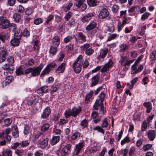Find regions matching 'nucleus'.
I'll return each instance as SVG.
<instances>
[{"instance_id": "4c0bfd02", "label": "nucleus", "mask_w": 156, "mask_h": 156, "mask_svg": "<svg viewBox=\"0 0 156 156\" xmlns=\"http://www.w3.org/2000/svg\"><path fill=\"white\" fill-rule=\"evenodd\" d=\"M150 15L151 14L149 12H145L142 15L140 18L141 20L143 21H144L147 19Z\"/></svg>"}, {"instance_id": "6e6d98bb", "label": "nucleus", "mask_w": 156, "mask_h": 156, "mask_svg": "<svg viewBox=\"0 0 156 156\" xmlns=\"http://www.w3.org/2000/svg\"><path fill=\"white\" fill-rule=\"evenodd\" d=\"M30 132V129L29 126L26 125L24 126L23 133L25 135H27Z\"/></svg>"}, {"instance_id": "7c9ffc66", "label": "nucleus", "mask_w": 156, "mask_h": 156, "mask_svg": "<svg viewBox=\"0 0 156 156\" xmlns=\"http://www.w3.org/2000/svg\"><path fill=\"white\" fill-rule=\"evenodd\" d=\"M128 151V149L125 148L122 149L117 151V153L120 155H122V156H127V153Z\"/></svg>"}, {"instance_id": "2eb2a0df", "label": "nucleus", "mask_w": 156, "mask_h": 156, "mask_svg": "<svg viewBox=\"0 0 156 156\" xmlns=\"http://www.w3.org/2000/svg\"><path fill=\"white\" fill-rule=\"evenodd\" d=\"M77 35L79 40H80L83 42H85L86 41V37L82 32H78Z\"/></svg>"}, {"instance_id": "bb28decb", "label": "nucleus", "mask_w": 156, "mask_h": 156, "mask_svg": "<svg viewBox=\"0 0 156 156\" xmlns=\"http://www.w3.org/2000/svg\"><path fill=\"white\" fill-rule=\"evenodd\" d=\"M53 45L58 47L60 43L59 37L57 36L54 37L52 41Z\"/></svg>"}, {"instance_id": "cd10ccee", "label": "nucleus", "mask_w": 156, "mask_h": 156, "mask_svg": "<svg viewBox=\"0 0 156 156\" xmlns=\"http://www.w3.org/2000/svg\"><path fill=\"white\" fill-rule=\"evenodd\" d=\"M60 137L58 136H53L51 140V144L54 145L58 142L59 140Z\"/></svg>"}, {"instance_id": "774afa93", "label": "nucleus", "mask_w": 156, "mask_h": 156, "mask_svg": "<svg viewBox=\"0 0 156 156\" xmlns=\"http://www.w3.org/2000/svg\"><path fill=\"white\" fill-rule=\"evenodd\" d=\"M7 61L8 62V64L13 65L14 62V59L11 56H9L7 58Z\"/></svg>"}, {"instance_id": "1a4fd4ad", "label": "nucleus", "mask_w": 156, "mask_h": 156, "mask_svg": "<svg viewBox=\"0 0 156 156\" xmlns=\"http://www.w3.org/2000/svg\"><path fill=\"white\" fill-rule=\"evenodd\" d=\"M108 51V49L106 48L101 49L99 52L98 57L100 58H104L107 55Z\"/></svg>"}, {"instance_id": "ea45409f", "label": "nucleus", "mask_w": 156, "mask_h": 156, "mask_svg": "<svg viewBox=\"0 0 156 156\" xmlns=\"http://www.w3.org/2000/svg\"><path fill=\"white\" fill-rule=\"evenodd\" d=\"M56 66L55 62H53L51 63L48 64L46 67L50 72L51 69L54 68Z\"/></svg>"}, {"instance_id": "c9c22d12", "label": "nucleus", "mask_w": 156, "mask_h": 156, "mask_svg": "<svg viewBox=\"0 0 156 156\" xmlns=\"http://www.w3.org/2000/svg\"><path fill=\"white\" fill-rule=\"evenodd\" d=\"M101 148V147L100 146H96L93 147H91L90 150V153H94L95 152L99 151Z\"/></svg>"}, {"instance_id": "f03ea898", "label": "nucleus", "mask_w": 156, "mask_h": 156, "mask_svg": "<svg viewBox=\"0 0 156 156\" xmlns=\"http://www.w3.org/2000/svg\"><path fill=\"white\" fill-rule=\"evenodd\" d=\"M127 58L126 56H122L119 61V62L121 65L125 66L123 69L124 71H127L129 68L130 64L133 63L135 60V59L127 60Z\"/></svg>"}, {"instance_id": "79ce46f5", "label": "nucleus", "mask_w": 156, "mask_h": 156, "mask_svg": "<svg viewBox=\"0 0 156 156\" xmlns=\"http://www.w3.org/2000/svg\"><path fill=\"white\" fill-rule=\"evenodd\" d=\"M94 50L92 48H90L85 51V54L87 56H90L94 52Z\"/></svg>"}, {"instance_id": "f704fd0d", "label": "nucleus", "mask_w": 156, "mask_h": 156, "mask_svg": "<svg viewBox=\"0 0 156 156\" xmlns=\"http://www.w3.org/2000/svg\"><path fill=\"white\" fill-rule=\"evenodd\" d=\"M22 35V31L20 30H17L14 34V37L15 38H16L20 40Z\"/></svg>"}, {"instance_id": "de8ad7c7", "label": "nucleus", "mask_w": 156, "mask_h": 156, "mask_svg": "<svg viewBox=\"0 0 156 156\" xmlns=\"http://www.w3.org/2000/svg\"><path fill=\"white\" fill-rule=\"evenodd\" d=\"M43 22V20L41 18L35 19L34 21V23L36 25H38L42 23Z\"/></svg>"}, {"instance_id": "e2e57ef3", "label": "nucleus", "mask_w": 156, "mask_h": 156, "mask_svg": "<svg viewBox=\"0 0 156 156\" xmlns=\"http://www.w3.org/2000/svg\"><path fill=\"white\" fill-rule=\"evenodd\" d=\"M119 9V7L118 5H114L112 8V10L113 12L116 13L118 12Z\"/></svg>"}, {"instance_id": "bf43d9fd", "label": "nucleus", "mask_w": 156, "mask_h": 156, "mask_svg": "<svg viewBox=\"0 0 156 156\" xmlns=\"http://www.w3.org/2000/svg\"><path fill=\"white\" fill-rule=\"evenodd\" d=\"M136 152V148L135 147H131L129 150V156H133Z\"/></svg>"}, {"instance_id": "603ef678", "label": "nucleus", "mask_w": 156, "mask_h": 156, "mask_svg": "<svg viewBox=\"0 0 156 156\" xmlns=\"http://www.w3.org/2000/svg\"><path fill=\"white\" fill-rule=\"evenodd\" d=\"M108 30L110 32L112 33L114 32L115 30V27L113 23H110L108 27Z\"/></svg>"}, {"instance_id": "c85d7f7f", "label": "nucleus", "mask_w": 156, "mask_h": 156, "mask_svg": "<svg viewBox=\"0 0 156 156\" xmlns=\"http://www.w3.org/2000/svg\"><path fill=\"white\" fill-rule=\"evenodd\" d=\"M10 43L13 46H18L20 44V40L14 38L11 40Z\"/></svg>"}, {"instance_id": "0e129e2a", "label": "nucleus", "mask_w": 156, "mask_h": 156, "mask_svg": "<svg viewBox=\"0 0 156 156\" xmlns=\"http://www.w3.org/2000/svg\"><path fill=\"white\" fill-rule=\"evenodd\" d=\"M122 134L123 132L122 131H121L119 133L118 137L115 138V142L117 144H118V142H119L120 141L122 138Z\"/></svg>"}, {"instance_id": "a19ab883", "label": "nucleus", "mask_w": 156, "mask_h": 156, "mask_svg": "<svg viewBox=\"0 0 156 156\" xmlns=\"http://www.w3.org/2000/svg\"><path fill=\"white\" fill-rule=\"evenodd\" d=\"M93 93L94 92L93 91H90L89 93L86 94L85 99L86 102H87V103L90 100L92 97Z\"/></svg>"}, {"instance_id": "9b49d317", "label": "nucleus", "mask_w": 156, "mask_h": 156, "mask_svg": "<svg viewBox=\"0 0 156 156\" xmlns=\"http://www.w3.org/2000/svg\"><path fill=\"white\" fill-rule=\"evenodd\" d=\"M81 108L80 107L78 108H73L70 113L71 115L75 117L80 113L81 111Z\"/></svg>"}, {"instance_id": "8fccbe9b", "label": "nucleus", "mask_w": 156, "mask_h": 156, "mask_svg": "<svg viewBox=\"0 0 156 156\" xmlns=\"http://www.w3.org/2000/svg\"><path fill=\"white\" fill-rule=\"evenodd\" d=\"M48 138H46L40 143V145L42 146V148L45 147V146H46L48 145Z\"/></svg>"}, {"instance_id": "58836bf2", "label": "nucleus", "mask_w": 156, "mask_h": 156, "mask_svg": "<svg viewBox=\"0 0 156 156\" xmlns=\"http://www.w3.org/2000/svg\"><path fill=\"white\" fill-rule=\"evenodd\" d=\"M50 71L45 67L44 70L42 71L40 74V77H43L45 75H46L49 74Z\"/></svg>"}, {"instance_id": "0eeeda50", "label": "nucleus", "mask_w": 156, "mask_h": 156, "mask_svg": "<svg viewBox=\"0 0 156 156\" xmlns=\"http://www.w3.org/2000/svg\"><path fill=\"white\" fill-rule=\"evenodd\" d=\"M109 15V13L108 9L106 8H104L100 12L98 17L100 19H102L108 16Z\"/></svg>"}, {"instance_id": "aec40b11", "label": "nucleus", "mask_w": 156, "mask_h": 156, "mask_svg": "<svg viewBox=\"0 0 156 156\" xmlns=\"http://www.w3.org/2000/svg\"><path fill=\"white\" fill-rule=\"evenodd\" d=\"M65 64L64 63H62L56 69L55 72L57 73H59L64 72L65 69Z\"/></svg>"}, {"instance_id": "37998d69", "label": "nucleus", "mask_w": 156, "mask_h": 156, "mask_svg": "<svg viewBox=\"0 0 156 156\" xmlns=\"http://www.w3.org/2000/svg\"><path fill=\"white\" fill-rule=\"evenodd\" d=\"M102 127L104 128H107L108 126V123L106 118H105L102 121Z\"/></svg>"}, {"instance_id": "423d86ee", "label": "nucleus", "mask_w": 156, "mask_h": 156, "mask_svg": "<svg viewBox=\"0 0 156 156\" xmlns=\"http://www.w3.org/2000/svg\"><path fill=\"white\" fill-rule=\"evenodd\" d=\"M10 24L9 20L4 17H0V26L4 29L8 28Z\"/></svg>"}, {"instance_id": "3c124183", "label": "nucleus", "mask_w": 156, "mask_h": 156, "mask_svg": "<svg viewBox=\"0 0 156 156\" xmlns=\"http://www.w3.org/2000/svg\"><path fill=\"white\" fill-rule=\"evenodd\" d=\"M105 96V94L103 92H101L98 96L99 99H97L98 100L100 101V102H103L104 100Z\"/></svg>"}, {"instance_id": "c03bdc74", "label": "nucleus", "mask_w": 156, "mask_h": 156, "mask_svg": "<svg viewBox=\"0 0 156 156\" xmlns=\"http://www.w3.org/2000/svg\"><path fill=\"white\" fill-rule=\"evenodd\" d=\"M102 104V102H100V101H99L97 100H96L93 106L94 109L96 110H98V107L99 106L100 107Z\"/></svg>"}, {"instance_id": "ddd939ff", "label": "nucleus", "mask_w": 156, "mask_h": 156, "mask_svg": "<svg viewBox=\"0 0 156 156\" xmlns=\"http://www.w3.org/2000/svg\"><path fill=\"white\" fill-rule=\"evenodd\" d=\"M83 142H82L79 143V144L76 145L75 148V151L73 154L75 155H76L78 154L83 148Z\"/></svg>"}, {"instance_id": "a211bd4d", "label": "nucleus", "mask_w": 156, "mask_h": 156, "mask_svg": "<svg viewBox=\"0 0 156 156\" xmlns=\"http://www.w3.org/2000/svg\"><path fill=\"white\" fill-rule=\"evenodd\" d=\"M12 152L9 149H4L2 152V156H12Z\"/></svg>"}, {"instance_id": "9d476101", "label": "nucleus", "mask_w": 156, "mask_h": 156, "mask_svg": "<svg viewBox=\"0 0 156 156\" xmlns=\"http://www.w3.org/2000/svg\"><path fill=\"white\" fill-rule=\"evenodd\" d=\"M95 13L93 12L88 13L84 16L81 19L82 22L83 23L88 22L91 19V17L93 16Z\"/></svg>"}, {"instance_id": "473e14b6", "label": "nucleus", "mask_w": 156, "mask_h": 156, "mask_svg": "<svg viewBox=\"0 0 156 156\" xmlns=\"http://www.w3.org/2000/svg\"><path fill=\"white\" fill-rule=\"evenodd\" d=\"M13 17L16 22L18 23L20 21L21 17L20 14L18 13H15L13 15Z\"/></svg>"}, {"instance_id": "7ed1b4c3", "label": "nucleus", "mask_w": 156, "mask_h": 156, "mask_svg": "<svg viewBox=\"0 0 156 156\" xmlns=\"http://www.w3.org/2000/svg\"><path fill=\"white\" fill-rule=\"evenodd\" d=\"M8 52L6 48L3 47H0V62L4 61L6 59V56Z\"/></svg>"}, {"instance_id": "72a5a7b5", "label": "nucleus", "mask_w": 156, "mask_h": 156, "mask_svg": "<svg viewBox=\"0 0 156 156\" xmlns=\"http://www.w3.org/2000/svg\"><path fill=\"white\" fill-rule=\"evenodd\" d=\"M150 59L151 61H153L156 59V50L152 51L150 55Z\"/></svg>"}, {"instance_id": "b1692460", "label": "nucleus", "mask_w": 156, "mask_h": 156, "mask_svg": "<svg viewBox=\"0 0 156 156\" xmlns=\"http://www.w3.org/2000/svg\"><path fill=\"white\" fill-rule=\"evenodd\" d=\"M57 47L53 45L51 46L49 51L50 54H51L52 55H55L57 51Z\"/></svg>"}, {"instance_id": "680f3d73", "label": "nucleus", "mask_w": 156, "mask_h": 156, "mask_svg": "<svg viewBox=\"0 0 156 156\" xmlns=\"http://www.w3.org/2000/svg\"><path fill=\"white\" fill-rule=\"evenodd\" d=\"M80 125L83 128L87 127L88 125V123L86 119L83 120L81 122Z\"/></svg>"}, {"instance_id": "052dcab7", "label": "nucleus", "mask_w": 156, "mask_h": 156, "mask_svg": "<svg viewBox=\"0 0 156 156\" xmlns=\"http://www.w3.org/2000/svg\"><path fill=\"white\" fill-rule=\"evenodd\" d=\"M49 124L48 123L44 124L41 127V130L43 131H45L47 130L49 128Z\"/></svg>"}, {"instance_id": "f3484780", "label": "nucleus", "mask_w": 156, "mask_h": 156, "mask_svg": "<svg viewBox=\"0 0 156 156\" xmlns=\"http://www.w3.org/2000/svg\"><path fill=\"white\" fill-rule=\"evenodd\" d=\"M143 105L147 108L146 113H150L152 109L151 103L149 102H144Z\"/></svg>"}, {"instance_id": "4468645a", "label": "nucleus", "mask_w": 156, "mask_h": 156, "mask_svg": "<svg viewBox=\"0 0 156 156\" xmlns=\"http://www.w3.org/2000/svg\"><path fill=\"white\" fill-rule=\"evenodd\" d=\"M51 113V110L49 107H47L44 110L43 112L41 115L43 119L46 118Z\"/></svg>"}, {"instance_id": "f8f14e48", "label": "nucleus", "mask_w": 156, "mask_h": 156, "mask_svg": "<svg viewBox=\"0 0 156 156\" xmlns=\"http://www.w3.org/2000/svg\"><path fill=\"white\" fill-rule=\"evenodd\" d=\"M48 88L47 86L41 87L37 90V93L40 95H42L48 92Z\"/></svg>"}, {"instance_id": "49530a36", "label": "nucleus", "mask_w": 156, "mask_h": 156, "mask_svg": "<svg viewBox=\"0 0 156 156\" xmlns=\"http://www.w3.org/2000/svg\"><path fill=\"white\" fill-rule=\"evenodd\" d=\"M13 79H10V80H9V79H5L2 82V86L3 87L9 84Z\"/></svg>"}, {"instance_id": "a878e982", "label": "nucleus", "mask_w": 156, "mask_h": 156, "mask_svg": "<svg viewBox=\"0 0 156 156\" xmlns=\"http://www.w3.org/2000/svg\"><path fill=\"white\" fill-rule=\"evenodd\" d=\"M94 131H96L97 132L101 133L103 135L105 133L104 130L103 129L102 127H101L99 126H97L94 127L93 129Z\"/></svg>"}, {"instance_id": "6e6552de", "label": "nucleus", "mask_w": 156, "mask_h": 156, "mask_svg": "<svg viewBox=\"0 0 156 156\" xmlns=\"http://www.w3.org/2000/svg\"><path fill=\"white\" fill-rule=\"evenodd\" d=\"M85 2V0H77V3L76 5L78 8H80L82 11H84L87 8L86 4L84 3Z\"/></svg>"}, {"instance_id": "f257e3e1", "label": "nucleus", "mask_w": 156, "mask_h": 156, "mask_svg": "<svg viewBox=\"0 0 156 156\" xmlns=\"http://www.w3.org/2000/svg\"><path fill=\"white\" fill-rule=\"evenodd\" d=\"M83 57L81 55H79L74 62L73 68L74 71L76 73H79L81 71V68L83 62Z\"/></svg>"}, {"instance_id": "864d4df0", "label": "nucleus", "mask_w": 156, "mask_h": 156, "mask_svg": "<svg viewBox=\"0 0 156 156\" xmlns=\"http://www.w3.org/2000/svg\"><path fill=\"white\" fill-rule=\"evenodd\" d=\"M34 12L33 7H28L25 11V13L27 15H30Z\"/></svg>"}, {"instance_id": "5fc2aeb1", "label": "nucleus", "mask_w": 156, "mask_h": 156, "mask_svg": "<svg viewBox=\"0 0 156 156\" xmlns=\"http://www.w3.org/2000/svg\"><path fill=\"white\" fill-rule=\"evenodd\" d=\"M29 144L28 140L22 141L20 143V145L21 147H24L28 146Z\"/></svg>"}, {"instance_id": "412c9836", "label": "nucleus", "mask_w": 156, "mask_h": 156, "mask_svg": "<svg viewBox=\"0 0 156 156\" xmlns=\"http://www.w3.org/2000/svg\"><path fill=\"white\" fill-rule=\"evenodd\" d=\"M3 68L4 69H6L8 71V72L10 73L12 72L14 69L13 66L9 64H6L3 66Z\"/></svg>"}, {"instance_id": "338daca9", "label": "nucleus", "mask_w": 156, "mask_h": 156, "mask_svg": "<svg viewBox=\"0 0 156 156\" xmlns=\"http://www.w3.org/2000/svg\"><path fill=\"white\" fill-rule=\"evenodd\" d=\"M80 136V135L79 133L76 132L73 134L71 137L72 140H74L78 138Z\"/></svg>"}, {"instance_id": "09e8293b", "label": "nucleus", "mask_w": 156, "mask_h": 156, "mask_svg": "<svg viewBox=\"0 0 156 156\" xmlns=\"http://www.w3.org/2000/svg\"><path fill=\"white\" fill-rule=\"evenodd\" d=\"M130 140L129 138L128 137V136H127L121 140V144L122 146L125 144L130 142Z\"/></svg>"}, {"instance_id": "a18cd8bd", "label": "nucleus", "mask_w": 156, "mask_h": 156, "mask_svg": "<svg viewBox=\"0 0 156 156\" xmlns=\"http://www.w3.org/2000/svg\"><path fill=\"white\" fill-rule=\"evenodd\" d=\"M119 37V35L116 34H111L110 36H109L107 39V41H111L112 40L115 39L116 38H118Z\"/></svg>"}, {"instance_id": "c756f323", "label": "nucleus", "mask_w": 156, "mask_h": 156, "mask_svg": "<svg viewBox=\"0 0 156 156\" xmlns=\"http://www.w3.org/2000/svg\"><path fill=\"white\" fill-rule=\"evenodd\" d=\"M137 79H133L131 81V84H130L129 83H126L127 86L129 89H132L133 87L134 84L137 81Z\"/></svg>"}, {"instance_id": "6ab92c4d", "label": "nucleus", "mask_w": 156, "mask_h": 156, "mask_svg": "<svg viewBox=\"0 0 156 156\" xmlns=\"http://www.w3.org/2000/svg\"><path fill=\"white\" fill-rule=\"evenodd\" d=\"M25 150L16 149L15 151V154L18 156H23L26 154Z\"/></svg>"}, {"instance_id": "e433bc0d", "label": "nucleus", "mask_w": 156, "mask_h": 156, "mask_svg": "<svg viewBox=\"0 0 156 156\" xmlns=\"http://www.w3.org/2000/svg\"><path fill=\"white\" fill-rule=\"evenodd\" d=\"M128 46L125 44H122L119 46V51L124 52L128 49Z\"/></svg>"}, {"instance_id": "5701e85b", "label": "nucleus", "mask_w": 156, "mask_h": 156, "mask_svg": "<svg viewBox=\"0 0 156 156\" xmlns=\"http://www.w3.org/2000/svg\"><path fill=\"white\" fill-rule=\"evenodd\" d=\"M97 26V23L94 22H90L86 27L87 31H90L94 29Z\"/></svg>"}, {"instance_id": "20e7f679", "label": "nucleus", "mask_w": 156, "mask_h": 156, "mask_svg": "<svg viewBox=\"0 0 156 156\" xmlns=\"http://www.w3.org/2000/svg\"><path fill=\"white\" fill-rule=\"evenodd\" d=\"M113 62L111 59H109L108 62L105 64L100 69L101 72L102 73L106 72L111 69L113 66Z\"/></svg>"}, {"instance_id": "dca6fc26", "label": "nucleus", "mask_w": 156, "mask_h": 156, "mask_svg": "<svg viewBox=\"0 0 156 156\" xmlns=\"http://www.w3.org/2000/svg\"><path fill=\"white\" fill-rule=\"evenodd\" d=\"M147 134L148 138L151 141H153L156 135L155 131L152 130L148 131Z\"/></svg>"}, {"instance_id": "4be33fe9", "label": "nucleus", "mask_w": 156, "mask_h": 156, "mask_svg": "<svg viewBox=\"0 0 156 156\" xmlns=\"http://www.w3.org/2000/svg\"><path fill=\"white\" fill-rule=\"evenodd\" d=\"M87 2L88 5L90 7H94L99 4L98 0H87Z\"/></svg>"}, {"instance_id": "2f4dec72", "label": "nucleus", "mask_w": 156, "mask_h": 156, "mask_svg": "<svg viewBox=\"0 0 156 156\" xmlns=\"http://www.w3.org/2000/svg\"><path fill=\"white\" fill-rule=\"evenodd\" d=\"M68 145H66L64 147L61 151V154L64 156L68 154Z\"/></svg>"}, {"instance_id": "13d9d810", "label": "nucleus", "mask_w": 156, "mask_h": 156, "mask_svg": "<svg viewBox=\"0 0 156 156\" xmlns=\"http://www.w3.org/2000/svg\"><path fill=\"white\" fill-rule=\"evenodd\" d=\"M90 44L88 43H86L81 46V49L83 51H86L90 47Z\"/></svg>"}, {"instance_id": "393cba45", "label": "nucleus", "mask_w": 156, "mask_h": 156, "mask_svg": "<svg viewBox=\"0 0 156 156\" xmlns=\"http://www.w3.org/2000/svg\"><path fill=\"white\" fill-rule=\"evenodd\" d=\"M12 134L15 137H18L19 133L18 131V128L16 126H13L12 129Z\"/></svg>"}, {"instance_id": "39448f33", "label": "nucleus", "mask_w": 156, "mask_h": 156, "mask_svg": "<svg viewBox=\"0 0 156 156\" xmlns=\"http://www.w3.org/2000/svg\"><path fill=\"white\" fill-rule=\"evenodd\" d=\"M43 66V65L41 64L37 67L32 68V71L31 73V76L35 77L39 75Z\"/></svg>"}, {"instance_id": "69168bd1", "label": "nucleus", "mask_w": 156, "mask_h": 156, "mask_svg": "<svg viewBox=\"0 0 156 156\" xmlns=\"http://www.w3.org/2000/svg\"><path fill=\"white\" fill-rule=\"evenodd\" d=\"M147 123L146 120L143 121L141 127V130L142 131H145L147 128Z\"/></svg>"}, {"instance_id": "4d7b16f0", "label": "nucleus", "mask_w": 156, "mask_h": 156, "mask_svg": "<svg viewBox=\"0 0 156 156\" xmlns=\"http://www.w3.org/2000/svg\"><path fill=\"white\" fill-rule=\"evenodd\" d=\"M16 74L17 75H19L21 74H24V73L23 71L22 67L20 66L17 69L16 71Z\"/></svg>"}]
</instances>
